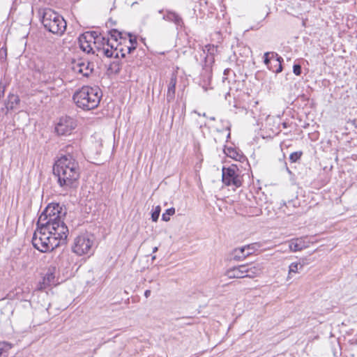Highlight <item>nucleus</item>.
Returning <instances> with one entry per match:
<instances>
[{
	"label": "nucleus",
	"instance_id": "nucleus-31",
	"mask_svg": "<svg viewBox=\"0 0 357 357\" xmlns=\"http://www.w3.org/2000/svg\"><path fill=\"white\" fill-rule=\"evenodd\" d=\"M284 206L285 208H283V206H282V207H281V209L282 210V211H283L285 214H287V215H291V214L292 213V211H291L290 210H289V208L290 206H292L293 208H295L296 204L294 203V201L291 200V201H288V202H287V203L284 202Z\"/></svg>",
	"mask_w": 357,
	"mask_h": 357
},
{
	"label": "nucleus",
	"instance_id": "nucleus-37",
	"mask_svg": "<svg viewBox=\"0 0 357 357\" xmlns=\"http://www.w3.org/2000/svg\"><path fill=\"white\" fill-rule=\"evenodd\" d=\"M264 63L267 66V68L269 69L270 66L273 63L272 59L270 57L269 52H265L264 54Z\"/></svg>",
	"mask_w": 357,
	"mask_h": 357
},
{
	"label": "nucleus",
	"instance_id": "nucleus-35",
	"mask_svg": "<svg viewBox=\"0 0 357 357\" xmlns=\"http://www.w3.org/2000/svg\"><path fill=\"white\" fill-rule=\"evenodd\" d=\"M160 211H161V208L160 206H157L154 211L152 212L151 213V220L153 222H157L158 218H159V216H160Z\"/></svg>",
	"mask_w": 357,
	"mask_h": 357
},
{
	"label": "nucleus",
	"instance_id": "nucleus-8",
	"mask_svg": "<svg viewBox=\"0 0 357 357\" xmlns=\"http://www.w3.org/2000/svg\"><path fill=\"white\" fill-rule=\"evenodd\" d=\"M71 167H73L75 170L80 171L78 162L72 153L68 152L56 161L53 169L71 170Z\"/></svg>",
	"mask_w": 357,
	"mask_h": 357
},
{
	"label": "nucleus",
	"instance_id": "nucleus-15",
	"mask_svg": "<svg viewBox=\"0 0 357 357\" xmlns=\"http://www.w3.org/2000/svg\"><path fill=\"white\" fill-rule=\"evenodd\" d=\"M177 83L176 76L174 75H172L170 78L167 92V102H171L175 97V91H176V85Z\"/></svg>",
	"mask_w": 357,
	"mask_h": 357
},
{
	"label": "nucleus",
	"instance_id": "nucleus-22",
	"mask_svg": "<svg viewBox=\"0 0 357 357\" xmlns=\"http://www.w3.org/2000/svg\"><path fill=\"white\" fill-rule=\"evenodd\" d=\"M246 265V272L245 276L246 278H253L257 275H259L261 273V267L258 266H250L248 264Z\"/></svg>",
	"mask_w": 357,
	"mask_h": 357
},
{
	"label": "nucleus",
	"instance_id": "nucleus-47",
	"mask_svg": "<svg viewBox=\"0 0 357 357\" xmlns=\"http://www.w3.org/2000/svg\"><path fill=\"white\" fill-rule=\"evenodd\" d=\"M209 119L211 121H215V116H211V117H209Z\"/></svg>",
	"mask_w": 357,
	"mask_h": 357
},
{
	"label": "nucleus",
	"instance_id": "nucleus-24",
	"mask_svg": "<svg viewBox=\"0 0 357 357\" xmlns=\"http://www.w3.org/2000/svg\"><path fill=\"white\" fill-rule=\"evenodd\" d=\"M331 351L333 357H341L342 347L340 338L336 339L334 343L332 342Z\"/></svg>",
	"mask_w": 357,
	"mask_h": 357
},
{
	"label": "nucleus",
	"instance_id": "nucleus-2",
	"mask_svg": "<svg viewBox=\"0 0 357 357\" xmlns=\"http://www.w3.org/2000/svg\"><path fill=\"white\" fill-rule=\"evenodd\" d=\"M66 214L67 209L64 205L52 202L45 207L37 222H38V225H41L43 227H46L45 226L52 223L67 227L63 221Z\"/></svg>",
	"mask_w": 357,
	"mask_h": 357
},
{
	"label": "nucleus",
	"instance_id": "nucleus-32",
	"mask_svg": "<svg viewBox=\"0 0 357 357\" xmlns=\"http://www.w3.org/2000/svg\"><path fill=\"white\" fill-rule=\"evenodd\" d=\"M175 213V208L172 207L165 211V213H164L162 215V220L163 221L167 222L170 220V216L173 215Z\"/></svg>",
	"mask_w": 357,
	"mask_h": 357
},
{
	"label": "nucleus",
	"instance_id": "nucleus-34",
	"mask_svg": "<svg viewBox=\"0 0 357 357\" xmlns=\"http://www.w3.org/2000/svg\"><path fill=\"white\" fill-rule=\"evenodd\" d=\"M227 151L228 153H227L229 157L235 159V160H240V158L242 156L241 155H240L237 151L236 150H235L234 148H228L227 149Z\"/></svg>",
	"mask_w": 357,
	"mask_h": 357
},
{
	"label": "nucleus",
	"instance_id": "nucleus-4",
	"mask_svg": "<svg viewBox=\"0 0 357 357\" xmlns=\"http://www.w3.org/2000/svg\"><path fill=\"white\" fill-rule=\"evenodd\" d=\"M45 227H46L43 228L47 229L48 234H50L49 238H52V240H50L51 244H49L50 251H52L59 246L66 245L67 244V238L69 234L68 227H64L63 225L59 226L57 223L49 224Z\"/></svg>",
	"mask_w": 357,
	"mask_h": 357
},
{
	"label": "nucleus",
	"instance_id": "nucleus-7",
	"mask_svg": "<svg viewBox=\"0 0 357 357\" xmlns=\"http://www.w3.org/2000/svg\"><path fill=\"white\" fill-rule=\"evenodd\" d=\"M37 229L33 234L32 238L33 246L41 252H47L50 251V234H48L47 229L42 228L41 225H38V222L36 223Z\"/></svg>",
	"mask_w": 357,
	"mask_h": 357
},
{
	"label": "nucleus",
	"instance_id": "nucleus-49",
	"mask_svg": "<svg viewBox=\"0 0 357 357\" xmlns=\"http://www.w3.org/2000/svg\"><path fill=\"white\" fill-rule=\"evenodd\" d=\"M110 42H112L114 43V46H116L117 43H116L115 42H114L113 40H110Z\"/></svg>",
	"mask_w": 357,
	"mask_h": 357
},
{
	"label": "nucleus",
	"instance_id": "nucleus-26",
	"mask_svg": "<svg viewBox=\"0 0 357 357\" xmlns=\"http://www.w3.org/2000/svg\"><path fill=\"white\" fill-rule=\"evenodd\" d=\"M303 268V264L298 262H292L289 266V274L288 278H290V275L292 273H296L299 272V270H302Z\"/></svg>",
	"mask_w": 357,
	"mask_h": 357
},
{
	"label": "nucleus",
	"instance_id": "nucleus-40",
	"mask_svg": "<svg viewBox=\"0 0 357 357\" xmlns=\"http://www.w3.org/2000/svg\"><path fill=\"white\" fill-rule=\"evenodd\" d=\"M293 73L299 76L301 75L302 73V68L301 66L299 63H294L293 66Z\"/></svg>",
	"mask_w": 357,
	"mask_h": 357
},
{
	"label": "nucleus",
	"instance_id": "nucleus-21",
	"mask_svg": "<svg viewBox=\"0 0 357 357\" xmlns=\"http://www.w3.org/2000/svg\"><path fill=\"white\" fill-rule=\"evenodd\" d=\"M289 247L293 252L300 251L305 248L307 245L302 238L292 239L289 242Z\"/></svg>",
	"mask_w": 357,
	"mask_h": 357
},
{
	"label": "nucleus",
	"instance_id": "nucleus-38",
	"mask_svg": "<svg viewBox=\"0 0 357 357\" xmlns=\"http://www.w3.org/2000/svg\"><path fill=\"white\" fill-rule=\"evenodd\" d=\"M273 61H284L283 58L275 52H268Z\"/></svg>",
	"mask_w": 357,
	"mask_h": 357
},
{
	"label": "nucleus",
	"instance_id": "nucleus-42",
	"mask_svg": "<svg viewBox=\"0 0 357 357\" xmlns=\"http://www.w3.org/2000/svg\"><path fill=\"white\" fill-rule=\"evenodd\" d=\"M6 89V84L0 81V99L3 98Z\"/></svg>",
	"mask_w": 357,
	"mask_h": 357
},
{
	"label": "nucleus",
	"instance_id": "nucleus-36",
	"mask_svg": "<svg viewBox=\"0 0 357 357\" xmlns=\"http://www.w3.org/2000/svg\"><path fill=\"white\" fill-rule=\"evenodd\" d=\"M303 153L301 151H296L293 152L289 155V160L291 162H296L298 160H300L301 157L302 156Z\"/></svg>",
	"mask_w": 357,
	"mask_h": 357
},
{
	"label": "nucleus",
	"instance_id": "nucleus-3",
	"mask_svg": "<svg viewBox=\"0 0 357 357\" xmlns=\"http://www.w3.org/2000/svg\"><path fill=\"white\" fill-rule=\"evenodd\" d=\"M41 22L48 31L62 35L66 29V22L63 17L51 8H45L42 11Z\"/></svg>",
	"mask_w": 357,
	"mask_h": 357
},
{
	"label": "nucleus",
	"instance_id": "nucleus-23",
	"mask_svg": "<svg viewBox=\"0 0 357 357\" xmlns=\"http://www.w3.org/2000/svg\"><path fill=\"white\" fill-rule=\"evenodd\" d=\"M125 35L128 36L130 44V45L126 46V50L128 53H132L137 46V36L131 33H126Z\"/></svg>",
	"mask_w": 357,
	"mask_h": 357
},
{
	"label": "nucleus",
	"instance_id": "nucleus-25",
	"mask_svg": "<svg viewBox=\"0 0 357 357\" xmlns=\"http://www.w3.org/2000/svg\"><path fill=\"white\" fill-rule=\"evenodd\" d=\"M12 348V344L8 342H0V357H7L8 351Z\"/></svg>",
	"mask_w": 357,
	"mask_h": 357
},
{
	"label": "nucleus",
	"instance_id": "nucleus-41",
	"mask_svg": "<svg viewBox=\"0 0 357 357\" xmlns=\"http://www.w3.org/2000/svg\"><path fill=\"white\" fill-rule=\"evenodd\" d=\"M257 245V243H252L250 245H247L245 246H243L242 248H245V253L248 251H252V253L256 250Z\"/></svg>",
	"mask_w": 357,
	"mask_h": 357
},
{
	"label": "nucleus",
	"instance_id": "nucleus-5",
	"mask_svg": "<svg viewBox=\"0 0 357 357\" xmlns=\"http://www.w3.org/2000/svg\"><path fill=\"white\" fill-rule=\"evenodd\" d=\"M71 168V170L53 169V174L57 178L59 186L66 190L76 188L79 184L80 171Z\"/></svg>",
	"mask_w": 357,
	"mask_h": 357
},
{
	"label": "nucleus",
	"instance_id": "nucleus-52",
	"mask_svg": "<svg viewBox=\"0 0 357 357\" xmlns=\"http://www.w3.org/2000/svg\"><path fill=\"white\" fill-rule=\"evenodd\" d=\"M202 116H204V117H206V113H204V114H202Z\"/></svg>",
	"mask_w": 357,
	"mask_h": 357
},
{
	"label": "nucleus",
	"instance_id": "nucleus-33",
	"mask_svg": "<svg viewBox=\"0 0 357 357\" xmlns=\"http://www.w3.org/2000/svg\"><path fill=\"white\" fill-rule=\"evenodd\" d=\"M90 32H91V33H93V43H94L95 47L101 43L102 38H106L105 36H102L100 33L98 34L96 31H90Z\"/></svg>",
	"mask_w": 357,
	"mask_h": 357
},
{
	"label": "nucleus",
	"instance_id": "nucleus-43",
	"mask_svg": "<svg viewBox=\"0 0 357 357\" xmlns=\"http://www.w3.org/2000/svg\"><path fill=\"white\" fill-rule=\"evenodd\" d=\"M205 48L210 54H213L214 50H215V47L214 45H208L205 46Z\"/></svg>",
	"mask_w": 357,
	"mask_h": 357
},
{
	"label": "nucleus",
	"instance_id": "nucleus-44",
	"mask_svg": "<svg viewBox=\"0 0 357 357\" xmlns=\"http://www.w3.org/2000/svg\"><path fill=\"white\" fill-rule=\"evenodd\" d=\"M349 342L351 344H357V339L356 338H352L351 340H349Z\"/></svg>",
	"mask_w": 357,
	"mask_h": 357
},
{
	"label": "nucleus",
	"instance_id": "nucleus-19",
	"mask_svg": "<svg viewBox=\"0 0 357 357\" xmlns=\"http://www.w3.org/2000/svg\"><path fill=\"white\" fill-rule=\"evenodd\" d=\"M125 33H126L119 31L115 29H112L108 31V34L110 36V38H109V40H113L116 43H119V41L127 43V38Z\"/></svg>",
	"mask_w": 357,
	"mask_h": 357
},
{
	"label": "nucleus",
	"instance_id": "nucleus-14",
	"mask_svg": "<svg viewBox=\"0 0 357 357\" xmlns=\"http://www.w3.org/2000/svg\"><path fill=\"white\" fill-rule=\"evenodd\" d=\"M20 103V98L18 95L10 93L5 102V106L7 112L14 110L17 108Z\"/></svg>",
	"mask_w": 357,
	"mask_h": 357
},
{
	"label": "nucleus",
	"instance_id": "nucleus-12",
	"mask_svg": "<svg viewBox=\"0 0 357 357\" xmlns=\"http://www.w3.org/2000/svg\"><path fill=\"white\" fill-rule=\"evenodd\" d=\"M73 70L74 72L88 77L93 71V65L89 61L79 60L73 64Z\"/></svg>",
	"mask_w": 357,
	"mask_h": 357
},
{
	"label": "nucleus",
	"instance_id": "nucleus-18",
	"mask_svg": "<svg viewBox=\"0 0 357 357\" xmlns=\"http://www.w3.org/2000/svg\"><path fill=\"white\" fill-rule=\"evenodd\" d=\"M251 255H252V251L245 253V248H235L231 253L232 259L236 261H242Z\"/></svg>",
	"mask_w": 357,
	"mask_h": 357
},
{
	"label": "nucleus",
	"instance_id": "nucleus-20",
	"mask_svg": "<svg viewBox=\"0 0 357 357\" xmlns=\"http://www.w3.org/2000/svg\"><path fill=\"white\" fill-rule=\"evenodd\" d=\"M125 43H126L123 41H119V43H118L116 46H114V54L115 59H119L120 56L121 58H124L127 54H129L126 50L127 45H123Z\"/></svg>",
	"mask_w": 357,
	"mask_h": 357
},
{
	"label": "nucleus",
	"instance_id": "nucleus-9",
	"mask_svg": "<svg viewBox=\"0 0 357 357\" xmlns=\"http://www.w3.org/2000/svg\"><path fill=\"white\" fill-rule=\"evenodd\" d=\"M236 166L222 167V181L225 185L227 186L234 185L236 188L242 185L239 176L236 173Z\"/></svg>",
	"mask_w": 357,
	"mask_h": 357
},
{
	"label": "nucleus",
	"instance_id": "nucleus-54",
	"mask_svg": "<svg viewBox=\"0 0 357 357\" xmlns=\"http://www.w3.org/2000/svg\"><path fill=\"white\" fill-rule=\"evenodd\" d=\"M229 137H230V133H229V134L227 135V138H229Z\"/></svg>",
	"mask_w": 357,
	"mask_h": 357
},
{
	"label": "nucleus",
	"instance_id": "nucleus-13",
	"mask_svg": "<svg viewBox=\"0 0 357 357\" xmlns=\"http://www.w3.org/2000/svg\"><path fill=\"white\" fill-rule=\"evenodd\" d=\"M246 265L243 264L238 266L233 267L227 271V275L229 278H246Z\"/></svg>",
	"mask_w": 357,
	"mask_h": 357
},
{
	"label": "nucleus",
	"instance_id": "nucleus-6",
	"mask_svg": "<svg viewBox=\"0 0 357 357\" xmlns=\"http://www.w3.org/2000/svg\"><path fill=\"white\" fill-rule=\"evenodd\" d=\"M94 239L93 235L89 233H85L77 236L74 240L72 251L78 256L92 254Z\"/></svg>",
	"mask_w": 357,
	"mask_h": 357
},
{
	"label": "nucleus",
	"instance_id": "nucleus-39",
	"mask_svg": "<svg viewBox=\"0 0 357 357\" xmlns=\"http://www.w3.org/2000/svg\"><path fill=\"white\" fill-rule=\"evenodd\" d=\"M7 59V48L2 47L0 50V61H5Z\"/></svg>",
	"mask_w": 357,
	"mask_h": 357
},
{
	"label": "nucleus",
	"instance_id": "nucleus-50",
	"mask_svg": "<svg viewBox=\"0 0 357 357\" xmlns=\"http://www.w3.org/2000/svg\"><path fill=\"white\" fill-rule=\"evenodd\" d=\"M227 71H229V69H226V70H225V72H224L225 75L226 73H227Z\"/></svg>",
	"mask_w": 357,
	"mask_h": 357
},
{
	"label": "nucleus",
	"instance_id": "nucleus-53",
	"mask_svg": "<svg viewBox=\"0 0 357 357\" xmlns=\"http://www.w3.org/2000/svg\"><path fill=\"white\" fill-rule=\"evenodd\" d=\"M155 259V256L152 257V259L154 260Z\"/></svg>",
	"mask_w": 357,
	"mask_h": 357
},
{
	"label": "nucleus",
	"instance_id": "nucleus-27",
	"mask_svg": "<svg viewBox=\"0 0 357 357\" xmlns=\"http://www.w3.org/2000/svg\"><path fill=\"white\" fill-rule=\"evenodd\" d=\"M121 70V63L119 60L112 62L108 68V70L114 74H119Z\"/></svg>",
	"mask_w": 357,
	"mask_h": 357
},
{
	"label": "nucleus",
	"instance_id": "nucleus-1",
	"mask_svg": "<svg viewBox=\"0 0 357 357\" xmlns=\"http://www.w3.org/2000/svg\"><path fill=\"white\" fill-rule=\"evenodd\" d=\"M102 96V93L99 87L84 86L75 92L73 100L78 107L87 111L96 108Z\"/></svg>",
	"mask_w": 357,
	"mask_h": 357
},
{
	"label": "nucleus",
	"instance_id": "nucleus-45",
	"mask_svg": "<svg viewBox=\"0 0 357 357\" xmlns=\"http://www.w3.org/2000/svg\"><path fill=\"white\" fill-rule=\"evenodd\" d=\"M151 290H149V289L146 290L144 292V296L146 298H149L151 295Z\"/></svg>",
	"mask_w": 357,
	"mask_h": 357
},
{
	"label": "nucleus",
	"instance_id": "nucleus-48",
	"mask_svg": "<svg viewBox=\"0 0 357 357\" xmlns=\"http://www.w3.org/2000/svg\"><path fill=\"white\" fill-rule=\"evenodd\" d=\"M282 126H283V128H287V123H282Z\"/></svg>",
	"mask_w": 357,
	"mask_h": 357
},
{
	"label": "nucleus",
	"instance_id": "nucleus-10",
	"mask_svg": "<svg viewBox=\"0 0 357 357\" xmlns=\"http://www.w3.org/2000/svg\"><path fill=\"white\" fill-rule=\"evenodd\" d=\"M76 126L74 119L67 116H62L55 126V132L59 135H70Z\"/></svg>",
	"mask_w": 357,
	"mask_h": 357
},
{
	"label": "nucleus",
	"instance_id": "nucleus-28",
	"mask_svg": "<svg viewBox=\"0 0 357 357\" xmlns=\"http://www.w3.org/2000/svg\"><path fill=\"white\" fill-rule=\"evenodd\" d=\"M79 43L80 49L82 51H84L88 54H90V53H92L93 54H96V51L91 47V43H89V42L84 43L83 41H79Z\"/></svg>",
	"mask_w": 357,
	"mask_h": 357
},
{
	"label": "nucleus",
	"instance_id": "nucleus-51",
	"mask_svg": "<svg viewBox=\"0 0 357 357\" xmlns=\"http://www.w3.org/2000/svg\"><path fill=\"white\" fill-rule=\"evenodd\" d=\"M109 22L112 23V24H115V22H112V20H109Z\"/></svg>",
	"mask_w": 357,
	"mask_h": 357
},
{
	"label": "nucleus",
	"instance_id": "nucleus-30",
	"mask_svg": "<svg viewBox=\"0 0 357 357\" xmlns=\"http://www.w3.org/2000/svg\"><path fill=\"white\" fill-rule=\"evenodd\" d=\"M93 33H91V32H89V31H86L79 36V41H83L84 43H85V42L92 43L93 42Z\"/></svg>",
	"mask_w": 357,
	"mask_h": 357
},
{
	"label": "nucleus",
	"instance_id": "nucleus-17",
	"mask_svg": "<svg viewBox=\"0 0 357 357\" xmlns=\"http://www.w3.org/2000/svg\"><path fill=\"white\" fill-rule=\"evenodd\" d=\"M163 19L169 22H172L179 26H182L183 24V22L181 16L173 11L167 10L166 14L163 16Z\"/></svg>",
	"mask_w": 357,
	"mask_h": 357
},
{
	"label": "nucleus",
	"instance_id": "nucleus-11",
	"mask_svg": "<svg viewBox=\"0 0 357 357\" xmlns=\"http://www.w3.org/2000/svg\"><path fill=\"white\" fill-rule=\"evenodd\" d=\"M95 47V51L97 56L101 57L102 56H105L108 58H114V43L112 42H110L109 37L102 38L101 43L97 45Z\"/></svg>",
	"mask_w": 357,
	"mask_h": 357
},
{
	"label": "nucleus",
	"instance_id": "nucleus-46",
	"mask_svg": "<svg viewBox=\"0 0 357 357\" xmlns=\"http://www.w3.org/2000/svg\"><path fill=\"white\" fill-rule=\"evenodd\" d=\"M158 250V247H156V246H155V247H154V248H153V253H154V252H156Z\"/></svg>",
	"mask_w": 357,
	"mask_h": 357
},
{
	"label": "nucleus",
	"instance_id": "nucleus-16",
	"mask_svg": "<svg viewBox=\"0 0 357 357\" xmlns=\"http://www.w3.org/2000/svg\"><path fill=\"white\" fill-rule=\"evenodd\" d=\"M54 274L50 268L45 275L43 277V282H40L38 287L39 290H43L46 288L47 286H50L54 283Z\"/></svg>",
	"mask_w": 357,
	"mask_h": 357
},
{
	"label": "nucleus",
	"instance_id": "nucleus-29",
	"mask_svg": "<svg viewBox=\"0 0 357 357\" xmlns=\"http://www.w3.org/2000/svg\"><path fill=\"white\" fill-rule=\"evenodd\" d=\"M283 61H273L271 65L269 67V70L273 71V73H275L276 74H278L281 73L283 70V67L282 65V63Z\"/></svg>",
	"mask_w": 357,
	"mask_h": 357
}]
</instances>
